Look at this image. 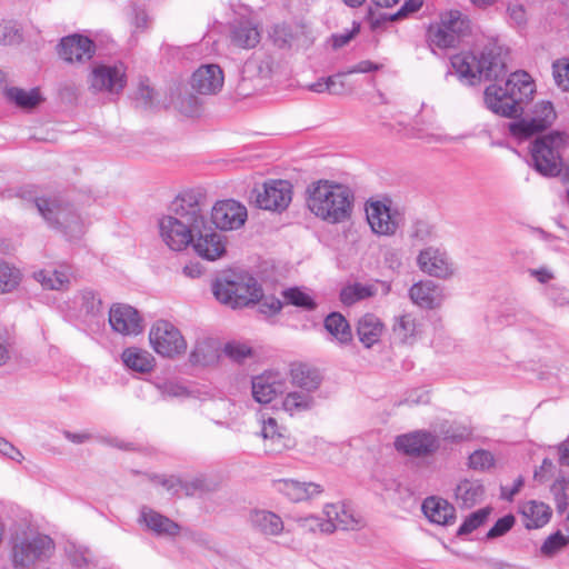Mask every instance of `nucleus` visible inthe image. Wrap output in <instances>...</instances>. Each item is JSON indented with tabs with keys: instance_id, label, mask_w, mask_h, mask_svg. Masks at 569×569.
Listing matches in <instances>:
<instances>
[{
	"instance_id": "nucleus-1",
	"label": "nucleus",
	"mask_w": 569,
	"mask_h": 569,
	"mask_svg": "<svg viewBox=\"0 0 569 569\" xmlns=\"http://www.w3.org/2000/svg\"><path fill=\"white\" fill-rule=\"evenodd\" d=\"M202 193L194 189L181 191L172 200L169 213L159 219V234L171 250L181 251L191 244L194 232L206 222L201 207Z\"/></svg>"
},
{
	"instance_id": "nucleus-2",
	"label": "nucleus",
	"mask_w": 569,
	"mask_h": 569,
	"mask_svg": "<svg viewBox=\"0 0 569 569\" xmlns=\"http://www.w3.org/2000/svg\"><path fill=\"white\" fill-rule=\"evenodd\" d=\"M306 194L307 208L323 222L339 224L352 216L355 194L343 183L320 179L308 186Z\"/></svg>"
},
{
	"instance_id": "nucleus-3",
	"label": "nucleus",
	"mask_w": 569,
	"mask_h": 569,
	"mask_svg": "<svg viewBox=\"0 0 569 569\" xmlns=\"http://www.w3.org/2000/svg\"><path fill=\"white\" fill-rule=\"evenodd\" d=\"M536 92L531 77L525 71L510 74L503 84L493 83L485 90V103L493 113L513 118L523 111Z\"/></svg>"
},
{
	"instance_id": "nucleus-4",
	"label": "nucleus",
	"mask_w": 569,
	"mask_h": 569,
	"mask_svg": "<svg viewBox=\"0 0 569 569\" xmlns=\"http://www.w3.org/2000/svg\"><path fill=\"white\" fill-rule=\"evenodd\" d=\"M452 68L471 83L476 80H498L506 73V56L496 43H489L481 51L462 52L451 58Z\"/></svg>"
},
{
	"instance_id": "nucleus-5",
	"label": "nucleus",
	"mask_w": 569,
	"mask_h": 569,
	"mask_svg": "<svg viewBox=\"0 0 569 569\" xmlns=\"http://www.w3.org/2000/svg\"><path fill=\"white\" fill-rule=\"evenodd\" d=\"M569 146V136L563 131H551L536 138L530 144L532 167L545 177H557L563 166V152Z\"/></svg>"
},
{
	"instance_id": "nucleus-6",
	"label": "nucleus",
	"mask_w": 569,
	"mask_h": 569,
	"mask_svg": "<svg viewBox=\"0 0 569 569\" xmlns=\"http://www.w3.org/2000/svg\"><path fill=\"white\" fill-rule=\"evenodd\" d=\"M212 292L218 301L233 309L256 303L262 298L257 280L246 273L230 272L217 278Z\"/></svg>"
},
{
	"instance_id": "nucleus-7",
	"label": "nucleus",
	"mask_w": 569,
	"mask_h": 569,
	"mask_svg": "<svg viewBox=\"0 0 569 569\" xmlns=\"http://www.w3.org/2000/svg\"><path fill=\"white\" fill-rule=\"evenodd\" d=\"M54 550L49 536L23 530L11 538L10 559L14 569H33L48 560Z\"/></svg>"
},
{
	"instance_id": "nucleus-8",
	"label": "nucleus",
	"mask_w": 569,
	"mask_h": 569,
	"mask_svg": "<svg viewBox=\"0 0 569 569\" xmlns=\"http://www.w3.org/2000/svg\"><path fill=\"white\" fill-rule=\"evenodd\" d=\"M34 203L46 222L69 239L79 238L84 233L86 224L82 217L69 203L57 198H37Z\"/></svg>"
},
{
	"instance_id": "nucleus-9",
	"label": "nucleus",
	"mask_w": 569,
	"mask_h": 569,
	"mask_svg": "<svg viewBox=\"0 0 569 569\" xmlns=\"http://www.w3.org/2000/svg\"><path fill=\"white\" fill-rule=\"evenodd\" d=\"M469 31V19L458 10H450L442 13L438 22L429 26L427 41L432 51L435 48H455Z\"/></svg>"
},
{
	"instance_id": "nucleus-10",
	"label": "nucleus",
	"mask_w": 569,
	"mask_h": 569,
	"mask_svg": "<svg viewBox=\"0 0 569 569\" xmlns=\"http://www.w3.org/2000/svg\"><path fill=\"white\" fill-rule=\"evenodd\" d=\"M556 118L553 104L541 100L535 103L529 114L510 122L509 132L518 140H527L551 127Z\"/></svg>"
},
{
	"instance_id": "nucleus-11",
	"label": "nucleus",
	"mask_w": 569,
	"mask_h": 569,
	"mask_svg": "<svg viewBox=\"0 0 569 569\" xmlns=\"http://www.w3.org/2000/svg\"><path fill=\"white\" fill-rule=\"evenodd\" d=\"M149 342L153 351L163 358L173 359L187 351V341L181 331L167 320H158L151 326Z\"/></svg>"
},
{
	"instance_id": "nucleus-12",
	"label": "nucleus",
	"mask_w": 569,
	"mask_h": 569,
	"mask_svg": "<svg viewBox=\"0 0 569 569\" xmlns=\"http://www.w3.org/2000/svg\"><path fill=\"white\" fill-rule=\"evenodd\" d=\"M252 198L258 208L281 212L292 200V184L283 179H269L252 190Z\"/></svg>"
},
{
	"instance_id": "nucleus-13",
	"label": "nucleus",
	"mask_w": 569,
	"mask_h": 569,
	"mask_svg": "<svg viewBox=\"0 0 569 569\" xmlns=\"http://www.w3.org/2000/svg\"><path fill=\"white\" fill-rule=\"evenodd\" d=\"M365 209L367 221L375 234L390 237L397 232L402 217L396 208H392L390 200L368 201Z\"/></svg>"
},
{
	"instance_id": "nucleus-14",
	"label": "nucleus",
	"mask_w": 569,
	"mask_h": 569,
	"mask_svg": "<svg viewBox=\"0 0 569 569\" xmlns=\"http://www.w3.org/2000/svg\"><path fill=\"white\" fill-rule=\"evenodd\" d=\"M247 219L246 206L233 199L217 201L211 209V221L219 230H238L244 226Z\"/></svg>"
},
{
	"instance_id": "nucleus-15",
	"label": "nucleus",
	"mask_w": 569,
	"mask_h": 569,
	"mask_svg": "<svg viewBox=\"0 0 569 569\" xmlns=\"http://www.w3.org/2000/svg\"><path fill=\"white\" fill-rule=\"evenodd\" d=\"M417 266L426 274L439 279H449L455 272V264L446 250L427 247L417 256Z\"/></svg>"
},
{
	"instance_id": "nucleus-16",
	"label": "nucleus",
	"mask_w": 569,
	"mask_h": 569,
	"mask_svg": "<svg viewBox=\"0 0 569 569\" xmlns=\"http://www.w3.org/2000/svg\"><path fill=\"white\" fill-rule=\"evenodd\" d=\"M191 246L199 257L214 261L226 254L227 238L206 221L203 227L199 228V232H194Z\"/></svg>"
},
{
	"instance_id": "nucleus-17",
	"label": "nucleus",
	"mask_w": 569,
	"mask_h": 569,
	"mask_svg": "<svg viewBox=\"0 0 569 569\" xmlns=\"http://www.w3.org/2000/svg\"><path fill=\"white\" fill-rule=\"evenodd\" d=\"M89 83L93 91L119 93L126 86L124 68L122 64L97 66L90 73Z\"/></svg>"
},
{
	"instance_id": "nucleus-18",
	"label": "nucleus",
	"mask_w": 569,
	"mask_h": 569,
	"mask_svg": "<svg viewBox=\"0 0 569 569\" xmlns=\"http://www.w3.org/2000/svg\"><path fill=\"white\" fill-rule=\"evenodd\" d=\"M286 378L279 371L267 370L251 380L253 399L259 403H270L286 389Z\"/></svg>"
},
{
	"instance_id": "nucleus-19",
	"label": "nucleus",
	"mask_w": 569,
	"mask_h": 569,
	"mask_svg": "<svg viewBox=\"0 0 569 569\" xmlns=\"http://www.w3.org/2000/svg\"><path fill=\"white\" fill-rule=\"evenodd\" d=\"M398 451L409 456H425L433 452L439 447L436 436L426 431H415L398 436L395 440Z\"/></svg>"
},
{
	"instance_id": "nucleus-20",
	"label": "nucleus",
	"mask_w": 569,
	"mask_h": 569,
	"mask_svg": "<svg viewBox=\"0 0 569 569\" xmlns=\"http://www.w3.org/2000/svg\"><path fill=\"white\" fill-rule=\"evenodd\" d=\"M230 43L239 49H252L261 40V29L258 21L251 18L234 20L229 28Z\"/></svg>"
},
{
	"instance_id": "nucleus-21",
	"label": "nucleus",
	"mask_w": 569,
	"mask_h": 569,
	"mask_svg": "<svg viewBox=\"0 0 569 569\" xmlns=\"http://www.w3.org/2000/svg\"><path fill=\"white\" fill-rule=\"evenodd\" d=\"M109 322L116 332L123 336H136L142 331L138 311L128 305H113L109 311Z\"/></svg>"
},
{
	"instance_id": "nucleus-22",
	"label": "nucleus",
	"mask_w": 569,
	"mask_h": 569,
	"mask_svg": "<svg viewBox=\"0 0 569 569\" xmlns=\"http://www.w3.org/2000/svg\"><path fill=\"white\" fill-rule=\"evenodd\" d=\"M223 83V71L214 63L200 66L191 78L192 89L200 94H216L222 89Z\"/></svg>"
},
{
	"instance_id": "nucleus-23",
	"label": "nucleus",
	"mask_w": 569,
	"mask_h": 569,
	"mask_svg": "<svg viewBox=\"0 0 569 569\" xmlns=\"http://www.w3.org/2000/svg\"><path fill=\"white\" fill-rule=\"evenodd\" d=\"M260 437L264 441V448L269 452H281L282 450L291 446L290 437L287 433V429L280 426L276 418L260 417Z\"/></svg>"
},
{
	"instance_id": "nucleus-24",
	"label": "nucleus",
	"mask_w": 569,
	"mask_h": 569,
	"mask_svg": "<svg viewBox=\"0 0 569 569\" xmlns=\"http://www.w3.org/2000/svg\"><path fill=\"white\" fill-rule=\"evenodd\" d=\"M138 522L158 537L174 538L180 533V526L160 512L143 506Z\"/></svg>"
},
{
	"instance_id": "nucleus-25",
	"label": "nucleus",
	"mask_w": 569,
	"mask_h": 569,
	"mask_svg": "<svg viewBox=\"0 0 569 569\" xmlns=\"http://www.w3.org/2000/svg\"><path fill=\"white\" fill-rule=\"evenodd\" d=\"M94 53V43L87 37L73 34L61 40L59 54L67 62H82Z\"/></svg>"
},
{
	"instance_id": "nucleus-26",
	"label": "nucleus",
	"mask_w": 569,
	"mask_h": 569,
	"mask_svg": "<svg viewBox=\"0 0 569 569\" xmlns=\"http://www.w3.org/2000/svg\"><path fill=\"white\" fill-rule=\"evenodd\" d=\"M411 301L422 309L438 308L443 300V292L440 286L431 280L419 281L409 289Z\"/></svg>"
},
{
	"instance_id": "nucleus-27",
	"label": "nucleus",
	"mask_w": 569,
	"mask_h": 569,
	"mask_svg": "<svg viewBox=\"0 0 569 569\" xmlns=\"http://www.w3.org/2000/svg\"><path fill=\"white\" fill-rule=\"evenodd\" d=\"M289 378L296 390L313 396L322 382V377L317 369L300 362L290 366Z\"/></svg>"
},
{
	"instance_id": "nucleus-28",
	"label": "nucleus",
	"mask_w": 569,
	"mask_h": 569,
	"mask_svg": "<svg viewBox=\"0 0 569 569\" xmlns=\"http://www.w3.org/2000/svg\"><path fill=\"white\" fill-rule=\"evenodd\" d=\"M421 509L425 516L437 525L449 526L456 520V508L441 497L431 496L426 498Z\"/></svg>"
},
{
	"instance_id": "nucleus-29",
	"label": "nucleus",
	"mask_w": 569,
	"mask_h": 569,
	"mask_svg": "<svg viewBox=\"0 0 569 569\" xmlns=\"http://www.w3.org/2000/svg\"><path fill=\"white\" fill-rule=\"evenodd\" d=\"M316 405V396L295 389L283 395L279 408L286 415L293 418L313 410Z\"/></svg>"
},
{
	"instance_id": "nucleus-30",
	"label": "nucleus",
	"mask_w": 569,
	"mask_h": 569,
	"mask_svg": "<svg viewBox=\"0 0 569 569\" xmlns=\"http://www.w3.org/2000/svg\"><path fill=\"white\" fill-rule=\"evenodd\" d=\"M277 490L293 502H300L322 492L320 485L315 482H300L293 479H281L276 482Z\"/></svg>"
},
{
	"instance_id": "nucleus-31",
	"label": "nucleus",
	"mask_w": 569,
	"mask_h": 569,
	"mask_svg": "<svg viewBox=\"0 0 569 569\" xmlns=\"http://www.w3.org/2000/svg\"><path fill=\"white\" fill-rule=\"evenodd\" d=\"M323 516L330 520L333 526V531L341 530H356L361 527V520L357 518L353 511L341 503H329L323 508Z\"/></svg>"
},
{
	"instance_id": "nucleus-32",
	"label": "nucleus",
	"mask_w": 569,
	"mask_h": 569,
	"mask_svg": "<svg viewBox=\"0 0 569 569\" xmlns=\"http://www.w3.org/2000/svg\"><path fill=\"white\" fill-rule=\"evenodd\" d=\"M519 511L527 529H539L551 518V509L542 501L529 500L520 505Z\"/></svg>"
},
{
	"instance_id": "nucleus-33",
	"label": "nucleus",
	"mask_w": 569,
	"mask_h": 569,
	"mask_svg": "<svg viewBox=\"0 0 569 569\" xmlns=\"http://www.w3.org/2000/svg\"><path fill=\"white\" fill-rule=\"evenodd\" d=\"M126 368L139 373H149L156 366L154 357L146 349L128 347L121 353Z\"/></svg>"
},
{
	"instance_id": "nucleus-34",
	"label": "nucleus",
	"mask_w": 569,
	"mask_h": 569,
	"mask_svg": "<svg viewBox=\"0 0 569 569\" xmlns=\"http://www.w3.org/2000/svg\"><path fill=\"white\" fill-rule=\"evenodd\" d=\"M33 278L47 290H66L70 286L71 271L68 267L48 268L33 273Z\"/></svg>"
},
{
	"instance_id": "nucleus-35",
	"label": "nucleus",
	"mask_w": 569,
	"mask_h": 569,
	"mask_svg": "<svg viewBox=\"0 0 569 569\" xmlns=\"http://www.w3.org/2000/svg\"><path fill=\"white\" fill-rule=\"evenodd\" d=\"M485 488L479 480L462 479L455 489V499L461 508H471L483 499Z\"/></svg>"
},
{
	"instance_id": "nucleus-36",
	"label": "nucleus",
	"mask_w": 569,
	"mask_h": 569,
	"mask_svg": "<svg viewBox=\"0 0 569 569\" xmlns=\"http://www.w3.org/2000/svg\"><path fill=\"white\" fill-rule=\"evenodd\" d=\"M250 522L264 536H279L284 529L281 517L269 510H253L250 513Z\"/></svg>"
},
{
	"instance_id": "nucleus-37",
	"label": "nucleus",
	"mask_w": 569,
	"mask_h": 569,
	"mask_svg": "<svg viewBox=\"0 0 569 569\" xmlns=\"http://www.w3.org/2000/svg\"><path fill=\"white\" fill-rule=\"evenodd\" d=\"M383 328V323L378 317L371 313L365 315L358 322L359 340L366 348H370L380 340Z\"/></svg>"
},
{
	"instance_id": "nucleus-38",
	"label": "nucleus",
	"mask_w": 569,
	"mask_h": 569,
	"mask_svg": "<svg viewBox=\"0 0 569 569\" xmlns=\"http://www.w3.org/2000/svg\"><path fill=\"white\" fill-rule=\"evenodd\" d=\"M325 328L340 345H348L352 340L351 328L341 313L332 312L327 316Z\"/></svg>"
},
{
	"instance_id": "nucleus-39",
	"label": "nucleus",
	"mask_w": 569,
	"mask_h": 569,
	"mask_svg": "<svg viewBox=\"0 0 569 569\" xmlns=\"http://www.w3.org/2000/svg\"><path fill=\"white\" fill-rule=\"evenodd\" d=\"M6 98L22 109H33L41 101L39 89L24 90L18 87H9L4 90Z\"/></svg>"
},
{
	"instance_id": "nucleus-40",
	"label": "nucleus",
	"mask_w": 569,
	"mask_h": 569,
	"mask_svg": "<svg viewBox=\"0 0 569 569\" xmlns=\"http://www.w3.org/2000/svg\"><path fill=\"white\" fill-rule=\"evenodd\" d=\"M377 289L373 284L355 282L347 284L340 292V300L346 306H351L360 300L375 296Z\"/></svg>"
},
{
	"instance_id": "nucleus-41",
	"label": "nucleus",
	"mask_w": 569,
	"mask_h": 569,
	"mask_svg": "<svg viewBox=\"0 0 569 569\" xmlns=\"http://www.w3.org/2000/svg\"><path fill=\"white\" fill-rule=\"evenodd\" d=\"M395 335L402 341V342H411L415 337L420 331V325L417 321V319L410 315H402L400 316L395 326H393Z\"/></svg>"
},
{
	"instance_id": "nucleus-42",
	"label": "nucleus",
	"mask_w": 569,
	"mask_h": 569,
	"mask_svg": "<svg viewBox=\"0 0 569 569\" xmlns=\"http://www.w3.org/2000/svg\"><path fill=\"white\" fill-rule=\"evenodd\" d=\"M20 281V271L6 261L0 260V295L13 291Z\"/></svg>"
},
{
	"instance_id": "nucleus-43",
	"label": "nucleus",
	"mask_w": 569,
	"mask_h": 569,
	"mask_svg": "<svg viewBox=\"0 0 569 569\" xmlns=\"http://www.w3.org/2000/svg\"><path fill=\"white\" fill-rule=\"evenodd\" d=\"M248 71L254 72L258 77L269 78L273 71V59L270 54L258 52L247 62Z\"/></svg>"
},
{
	"instance_id": "nucleus-44",
	"label": "nucleus",
	"mask_w": 569,
	"mask_h": 569,
	"mask_svg": "<svg viewBox=\"0 0 569 569\" xmlns=\"http://www.w3.org/2000/svg\"><path fill=\"white\" fill-rule=\"evenodd\" d=\"M284 301L289 305L302 308L305 310H313L317 303L313 297L300 288H289L283 292Z\"/></svg>"
},
{
	"instance_id": "nucleus-45",
	"label": "nucleus",
	"mask_w": 569,
	"mask_h": 569,
	"mask_svg": "<svg viewBox=\"0 0 569 569\" xmlns=\"http://www.w3.org/2000/svg\"><path fill=\"white\" fill-rule=\"evenodd\" d=\"M490 513L491 508L489 507L481 508L470 513L459 527L457 532L458 536L471 533L472 531L481 527L488 520Z\"/></svg>"
},
{
	"instance_id": "nucleus-46",
	"label": "nucleus",
	"mask_w": 569,
	"mask_h": 569,
	"mask_svg": "<svg viewBox=\"0 0 569 569\" xmlns=\"http://www.w3.org/2000/svg\"><path fill=\"white\" fill-rule=\"evenodd\" d=\"M569 543V538L557 531L550 535L541 545L540 553L545 557L551 558L560 552Z\"/></svg>"
},
{
	"instance_id": "nucleus-47",
	"label": "nucleus",
	"mask_w": 569,
	"mask_h": 569,
	"mask_svg": "<svg viewBox=\"0 0 569 569\" xmlns=\"http://www.w3.org/2000/svg\"><path fill=\"white\" fill-rule=\"evenodd\" d=\"M297 522L305 529L312 532L332 533L333 526L330 520L325 517L319 518L317 516H308L297 519Z\"/></svg>"
},
{
	"instance_id": "nucleus-48",
	"label": "nucleus",
	"mask_w": 569,
	"mask_h": 569,
	"mask_svg": "<svg viewBox=\"0 0 569 569\" xmlns=\"http://www.w3.org/2000/svg\"><path fill=\"white\" fill-rule=\"evenodd\" d=\"M21 40V32L14 21L3 20L0 22V43L12 46L19 43Z\"/></svg>"
},
{
	"instance_id": "nucleus-49",
	"label": "nucleus",
	"mask_w": 569,
	"mask_h": 569,
	"mask_svg": "<svg viewBox=\"0 0 569 569\" xmlns=\"http://www.w3.org/2000/svg\"><path fill=\"white\" fill-rule=\"evenodd\" d=\"M495 466V457L488 450H476L469 456V467L473 470L485 471Z\"/></svg>"
},
{
	"instance_id": "nucleus-50",
	"label": "nucleus",
	"mask_w": 569,
	"mask_h": 569,
	"mask_svg": "<svg viewBox=\"0 0 569 569\" xmlns=\"http://www.w3.org/2000/svg\"><path fill=\"white\" fill-rule=\"evenodd\" d=\"M156 387L163 398H184L189 396L187 387L177 381L158 382Z\"/></svg>"
},
{
	"instance_id": "nucleus-51",
	"label": "nucleus",
	"mask_w": 569,
	"mask_h": 569,
	"mask_svg": "<svg viewBox=\"0 0 569 569\" xmlns=\"http://www.w3.org/2000/svg\"><path fill=\"white\" fill-rule=\"evenodd\" d=\"M553 78L556 83L565 91H569V60L561 59L553 63Z\"/></svg>"
},
{
	"instance_id": "nucleus-52",
	"label": "nucleus",
	"mask_w": 569,
	"mask_h": 569,
	"mask_svg": "<svg viewBox=\"0 0 569 569\" xmlns=\"http://www.w3.org/2000/svg\"><path fill=\"white\" fill-rule=\"evenodd\" d=\"M515 525V517L512 515H507L497 520L493 527L487 532L488 539H493L503 536L508 532L512 526Z\"/></svg>"
},
{
	"instance_id": "nucleus-53",
	"label": "nucleus",
	"mask_w": 569,
	"mask_h": 569,
	"mask_svg": "<svg viewBox=\"0 0 569 569\" xmlns=\"http://www.w3.org/2000/svg\"><path fill=\"white\" fill-rule=\"evenodd\" d=\"M224 353L234 361H241L251 355V349L240 342H229L223 348Z\"/></svg>"
},
{
	"instance_id": "nucleus-54",
	"label": "nucleus",
	"mask_w": 569,
	"mask_h": 569,
	"mask_svg": "<svg viewBox=\"0 0 569 569\" xmlns=\"http://www.w3.org/2000/svg\"><path fill=\"white\" fill-rule=\"evenodd\" d=\"M79 298L81 306L86 313H96L99 311L101 301L97 298L96 293L91 290H83L80 292Z\"/></svg>"
},
{
	"instance_id": "nucleus-55",
	"label": "nucleus",
	"mask_w": 569,
	"mask_h": 569,
	"mask_svg": "<svg viewBox=\"0 0 569 569\" xmlns=\"http://www.w3.org/2000/svg\"><path fill=\"white\" fill-rule=\"evenodd\" d=\"M422 0H407L401 8L389 17L391 21L408 17L410 13L417 12L422 7Z\"/></svg>"
},
{
	"instance_id": "nucleus-56",
	"label": "nucleus",
	"mask_w": 569,
	"mask_h": 569,
	"mask_svg": "<svg viewBox=\"0 0 569 569\" xmlns=\"http://www.w3.org/2000/svg\"><path fill=\"white\" fill-rule=\"evenodd\" d=\"M359 29H360L359 24L353 23V27L351 30L343 31V32L337 33V34H332V37H331L332 47L335 49L342 48L343 46L349 43V41L359 32Z\"/></svg>"
},
{
	"instance_id": "nucleus-57",
	"label": "nucleus",
	"mask_w": 569,
	"mask_h": 569,
	"mask_svg": "<svg viewBox=\"0 0 569 569\" xmlns=\"http://www.w3.org/2000/svg\"><path fill=\"white\" fill-rule=\"evenodd\" d=\"M136 99L142 107H151L154 100V91L148 84L141 83L138 88Z\"/></svg>"
},
{
	"instance_id": "nucleus-58",
	"label": "nucleus",
	"mask_w": 569,
	"mask_h": 569,
	"mask_svg": "<svg viewBox=\"0 0 569 569\" xmlns=\"http://www.w3.org/2000/svg\"><path fill=\"white\" fill-rule=\"evenodd\" d=\"M0 453L17 461L21 462L23 460V455L21 451L16 448L11 442L0 437Z\"/></svg>"
},
{
	"instance_id": "nucleus-59",
	"label": "nucleus",
	"mask_w": 569,
	"mask_h": 569,
	"mask_svg": "<svg viewBox=\"0 0 569 569\" xmlns=\"http://www.w3.org/2000/svg\"><path fill=\"white\" fill-rule=\"evenodd\" d=\"M383 261L392 270L401 267V252L395 248H386L383 251Z\"/></svg>"
},
{
	"instance_id": "nucleus-60",
	"label": "nucleus",
	"mask_w": 569,
	"mask_h": 569,
	"mask_svg": "<svg viewBox=\"0 0 569 569\" xmlns=\"http://www.w3.org/2000/svg\"><path fill=\"white\" fill-rule=\"evenodd\" d=\"M380 69V66L370 61V60H363L359 63L355 64L353 67L347 68L345 70V74H353V73H367L371 71H377Z\"/></svg>"
},
{
	"instance_id": "nucleus-61",
	"label": "nucleus",
	"mask_w": 569,
	"mask_h": 569,
	"mask_svg": "<svg viewBox=\"0 0 569 569\" xmlns=\"http://www.w3.org/2000/svg\"><path fill=\"white\" fill-rule=\"evenodd\" d=\"M345 70L328 77L329 92L332 94H342L345 92V83L342 78L346 77Z\"/></svg>"
},
{
	"instance_id": "nucleus-62",
	"label": "nucleus",
	"mask_w": 569,
	"mask_h": 569,
	"mask_svg": "<svg viewBox=\"0 0 569 569\" xmlns=\"http://www.w3.org/2000/svg\"><path fill=\"white\" fill-rule=\"evenodd\" d=\"M565 489H566V486H565L563 481H558L552 486V491L556 497L557 508L560 512L565 511L568 506Z\"/></svg>"
},
{
	"instance_id": "nucleus-63",
	"label": "nucleus",
	"mask_w": 569,
	"mask_h": 569,
	"mask_svg": "<svg viewBox=\"0 0 569 569\" xmlns=\"http://www.w3.org/2000/svg\"><path fill=\"white\" fill-rule=\"evenodd\" d=\"M281 307V301L273 297L264 298L260 305L261 311L270 315L280 311Z\"/></svg>"
},
{
	"instance_id": "nucleus-64",
	"label": "nucleus",
	"mask_w": 569,
	"mask_h": 569,
	"mask_svg": "<svg viewBox=\"0 0 569 569\" xmlns=\"http://www.w3.org/2000/svg\"><path fill=\"white\" fill-rule=\"evenodd\" d=\"M530 274L535 277L540 283H547L555 278L553 272L547 268L541 267L538 269L529 270Z\"/></svg>"
}]
</instances>
